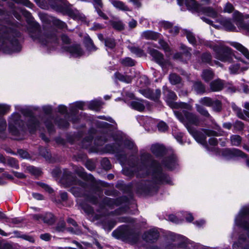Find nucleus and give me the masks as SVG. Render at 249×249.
I'll return each mask as SVG.
<instances>
[{
  "label": "nucleus",
  "mask_w": 249,
  "mask_h": 249,
  "mask_svg": "<svg viewBox=\"0 0 249 249\" xmlns=\"http://www.w3.org/2000/svg\"><path fill=\"white\" fill-rule=\"evenodd\" d=\"M145 102L141 100H136L131 103V107L138 111H142L144 109Z\"/></svg>",
  "instance_id": "obj_10"
},
{
  "label": "nucleus",
  "mask_w": 249,
  "mask_h": 249,
  "mask_svg": "<svg viewBox=\"0 0 249 249\" xmlns=\"http://www.w3.org/2000/svg\"><path fill=\"white\" fill-rule=\"evenodd\" d=\"M180 106H181V107L186 108L188 110H189L191 108V107L190 105H187L185 103H181Z\"/></svg>",
  "instance_id": "obj_59"
},
{
  "label": "nucleus",
  "mask_w": 249,
  "mask_h": 249,
  "mask_svg": "<svg viewBox=\"0 0 249 249\" xmlns=\"http://www.w3.org/2000/svg\"><path fill=\"white\" fill-rule=\"evenodd\" d=\"M57 22H58V25L60 28H63L65 26V23H64V22L61 21H59V20H58Z\"/></svg>",
  "instance_id": "obj_64"
},
{
  "label": "nucleus",
  "mask_w": 249,
  "mask_h": 249,
  "mask_svg": "<svg viewBox=\"0 0 249 249\" xmlns=\"http://www.w3.org/2000/svg\"><path fill=\"white\" fill-rule=\"evenodd\" d=\"M87 48L89 51H94V50H96L95 47L93 45V43L92 40L90 39H89L87 40Z\"/></svg>",
  "instance_id": "obj_37"
},
{
  "label": "nucleus",
  "mask_w": 249,
  "mask_h": 249,
  "mask_svg": "<svg viewBox=\"0 0 249 249\" xmlns=\"http://www.w3.org/2000/svg\"><path fill=\"white\" fill-rule=\"evenodd\" d=\"M213 50L215 53V58L223 62H230L233 56L230 48L219 43L213 46Z\"/></svg>",
  "instance_id": "obj_2"
},
{
  "label": "nucleus",
  "mask_w": 249,
  "mask_h": 249,
  "mask_svg": "<svg viewBox=\"0 0 249 249\" xmlns=\"http://www.w3.org/2000/svg\"><path fill=\"white\" fill-rule=\"evenodd\" d=\"M9 110V107L7 105H0V114H3Z\"/></svg>",
  "instance_id": "obj_39"
},
{
  "label": "nucleus",
  "mask_w": 249,
  "mask_h": 249,
  "mask_svg": "<svg viewBox=\"0 0 249 249\" xmlns=\"http://www.w3.org/2000/svg\"><path fill=\"white\" fill-rule=\"evenodd\" d=\"M68 51L73 57H79L83 54V51L79 45L72 46L68 48Z\"/></svg>",
  "instance_id": "obj_6"
},
{
  "label": "nucleus",
  "mask_w": 249,
  "mask_h": 249,
  "mask_svg": "<svg viewBox=\"0 0 249 249\" xmlns=\"http://www.w3.org/2000/svg\"><path fill=\"white\" fill-rule=\"evenodd\" d=\"M197 110L202 115L205 116H209V114L203 107L200 106H197Z\"/></svg>",
  "instance_id": "obj_33"
},
{
  "label": "nucleus",
  "mask_w": 249,
  "mask_h": 249,
  "mask_svg": "<svg viewBox=\"0 0 249 249\" xmlns=\"http://www.w3.org/2000/svg\"><path fill=\"white\" fill-rule=\"evenodd\" d=\"M225 29L228 31H233L235 30V27L229 20H223L222 22Z\"/></svg>",
  "instance_id": "obj_20"
},
{
  "label": "nucleus",
  "mask_w": 249,
  "mask_h": 249,
  "mask_svg": "<svg viewBox=\"0 0 249 249\" xmlns=\"http://www.w3.org/2000/svg\"><path fill=\"white\" fill-rule=\"evenodd\" d=\"M111 3L113 6L120 10L127 11H130L129 8L122 1L118 0H110Z\"/></svg>",
  "instance_id": "obj_7"
},
{
  "label": "nucleus",
  "mask_w": 249,
  "mask_h": 249,
  "mask_svg": "<svg viewBox=\"0 0 249 249\" xmlns=\"http://www.w3.org/2000/svg\"><path fill=\"white\" fill-rule=\"evenodd\" d=\"M33 196L37 200H41L43 199V196L41 195L38 193H33Z\"/></svg>",
  "instance_id": "obj_50"
},
{
  "label": "nucleus",
  "mask_w": 249,
  "mask_h": 249,
  "mask_svg": "<svg viewBox=\"0 0 249 249\" xmlns=\"http://www.w3.org/2000/svg\"><path fill=\"white\" fill-rule=\"evenodd\" d=\"M202 131L204 132L205 134H206L208 136L215 135V133L213 131L208 130L206 129H203Z\"/></svg>",
  "instance_id": "obj_51"
},
{
  "label": "nucleus",
  "mask_w": 249,
  "mask_h": 249,
  "mask_svg": "<svg viewBox=\"0 0 249 249\" xmlns=\"http://www.w3.org/2000/svg\"><path fill=\"white\" fill-rule=\"evenodd\" d=\"M115 77L117 79H119V80L127 83H129L131 82L132 78L131 77L128 76H124L120 73H116Z\"/></svg>",
  "instance_id": "obj_17"
},
{
  "label": "nucleus",
  "mask_w": 249,
  "mask_h": 249,
  "mask_svg": "<svg viewBox=\"0 0 249 249\" xmlns=\"http://www.w3.org/2000/svg\"><path fill=\"white\" fill-rule=\"evenodd\" d=\"M233 6L231 4L227 3L224 8V12L231 13L233 10Z\"/></svg>",
  "instance_id": "obj_40"
},
{
  "label": "nucleus",
  "mask_w": 249,
  "mask_h": 249,
  "mask_svg": "<svg viewBox=\"0 0 249 249\" xmlns=\"http://www.w3.org/2000/svg\"><path fill=\"white\" fill-rule=\"evenodd\" d=\"M170 32L172 33H173L176 34V33H178V28L175 27L174 28H172L170 30Z\"/></svg>",
  "instance_id": "obj_60"
},
{
  "label": "nucleus",
  "mask_w": 249,
  "mask_h": 249,
  "mask_svg": "<svg viewBox=\"0 0 249 249\" xmlns=\"http://www.w3.org/2000/svg\"><path fill=\"white\" fill-rule=\"evenodd\" d=\"M241 27L243 30L249 34V23L248 24L243 25Z\"/></svg>",
  "instance_id": "obj_57"
},
{
  "label": "nucleus",
  "mask_w": 249,
  "mask_h": 249,
  "mask_svg": "<svg viewBox=\"0 0 249 249\" xmlns=\"http://www.w3.org/2000/svg\"><path fill=\"white\" fill-rule=\"evenodd\" d=\"M181 121L189 132L192 135L198 142L201 144L205 142V137L195 129V127L197 126L199 123V121L196 116L190 112H184V117Z\"/></svg>",
  "instance_id": "obj_1"
},
{
  "label": "nucleus",
  "mask_w": 249,
  "mask_h": 249,
  "mask_svg": "<svg viewBox=\"0 0 249 249\" xmlns=\"http://www.w3.org/2000/svg\"><path fill=\"white\" fill-rule=\"evenodd\" d=\"M130 51L140 56H142L143 54V52L142 50L135 47H131L130 48Z\"/></svg>",
  "instance_id": "obj_32"
},
{
  "label": "nucleus",
  "mask_w": 249,
  "mask_h": 249,
  "mask_svg": "<svg viewBox=\"0 0 249 249\" xmlns=\"http://www.w3.org/2000/svg\"><path fill=\"white\" fill-rule=\"evenodd\" d=\"M200 102L202 105L206 106H212V105L213 104V101L211 100V98L208 97H204L203 98H202L200 100Z\"/></svg>",
  "instance_id": "obj_27"
},
{
  "label": "nucleus",
  "mask_w": 249,
  "mask_h": 249,
  "mask_svg": "<svg viewBox=\"0 0 249 249\" xmlns=\"http://www.w3.org/2000/svg\"><path fill=\"white\" fill-rule=\"evenodd\" d=\"M113 27L118 30H122L124 28V24L121 21H114L112 23Z\"/></svg>",
  "instance_id": "obj_28"
},
{
  "label": "nucleus",
  "mask_w": 249,
  "mask_h": 249,
  "mask_svg": "<svg viewBox=\"0 0 249 249\" xmlns=\"http://www.w3.org/2000/svg\"><path fill=\"white\" fill-rule=\"evenodd\" d=\"M209 143L211 145H215L217 143V141L215 138H211L209 139Z\"/></svg>",
  "instance_id": "obj_49"
},
{
  "label": "nucleus",
  "mask_w": 249,
  "mask_h": 249,
  "mask_svg": "<svg viewBox=\"0 0 249 249\" xmlns=\"http://www.w3.org/2000/svg\"><path fill=\"white\" fill-rule=\"evenodd\" d=\"M248 213V210H242L239 213V215H238V217H237L236 220H237L238 218H240L242 217L244 215H246Z\"/></svg>",
  "instance_id": "obj_46"
},
{
  "label": "nucleus",
  "mask_w": 249,
  "mask_h": 249,
  "mask_svg": "<svg viewBox=\"0 0 249 249\" xmlns=\"http://www.w3.org/2000/svg\"><path fill=\"white\" fill-rule=\"evenodd\" d=\"M164 93L167 95V102L168 103H171L172 101L175 100L177 98L176 95L172 91L167 90Z\"/></svg>",
  "instance_id": "obj_21"
},
{
  "label": "nucleus",
  "mask_w": 249,
  "mask_h": 249,
  "mask_svg": "<svg viewBox=\"0 0 249 249\" xmlns=\"http://www.w3.org/2000/svg\"><path fill=\"white\" fill-rule=\"evenodd\" d=\"M240 64L232 65L230 68V71L231 73L235 74L238 72L240 70Z\"/></svg>",
  "instance_id": "obj_29"
},
{
  "label": "nucleus",
  "mask_w": 249,
  "mask_h": 249,
  "mask_svg": "<svg viewBox=\"0 0 249 249\" xmlns=\"http://www.w3.org/2000/svg\"><path fill=\"white\" fill-rule=\"evenodd\" d=\"M54 37L52 36H48L46 35H41L39 36L38 38H33L35 40L37 41L38 42L40 43L41 44L45 45L47 43V42L52 40L54 39L53 38Z\"/></svg>",
  "instance_id": "obj_11"
},
{
  "label": "nucleus",
  "mask_w": 249,
  "mask_h": 249,
  "mask_svg": "<svg viewBox=\"0 0 249 249\" xmlns=\"http://www.w3.org/2000/svg\"><path fill=\"white\" fill-rule=\"evenodd\" d=\"M43 214H35L33 215V218L36 220H43Z\"/></svg>",
  "instance_id": "obj_54"
},
{
  "label": "nucleus",
  "mask_w": 249,
  "mask_h": 249,
  "mask_svg": "<svg viewBox=\"0 0 249 249\" xmlns=\"http://www.w3.org/2000/svg\"><path fill=\"white\" fill-rule=\"evenodd\" d=\"M142 36L147 39H155L158 37L159 35L155 32L147 31L143 32Z\"/></svg>",
  "instance_id": "obj_16"
},
{
  "label": "nucleus",
  "mask_w": 249,
  "mask_h": 249,
  "mask_svg": "<svg viewBox=\"0 0 249 249\" xmlns=\"http://www.w3.org/2000/svg\"><path fill=\"white\" fill-rule=\"evenodd\" d=\"M144 96H146L147 98H151L153 100H157L158 99L160 95V90H156V95H154L150 90H146L144 91Z\"/></svg>",
  "instance_id": "obj_14"
},
{
  "label": "nucleus",
  "mask_w": 249,
  "mask_h": 249,
  "mask_svg": "<svg viewBox=\"0 0 249 249\" xmlns=\"http://www.w3.org/2000/svg\"><path fill=\"white\" fill-rule=\"evenodd\" d=\"M19 119V115L18 113H15L13 114L11 118H10V124L11 125L13 124H17V122L18 121V119Z\"/></svg>",
  "instance_id": "obj_30"
},
{
  "label": "nucleus",
  "mask_w": 249,
  "mask_h": 249,
  "mask_svg": "<svg viewBox=\"0 0 249 249\" xmlns=\"http://www.w3.org/2000/svg\"><path fill=\"white\" fill-rule=\"evenodd\" d=\"M149 53L158 63L160 65L162 64L163 55L158 51L154 49L151 50Z\"/></svg>",
  "instance_id": "obj_9"
},
{
  "label": "nucleus",
  "mask_w": 249,
  "mask_h": 249,
  "mask_svg": "<svg viewBox=\"0 0 249 249\" xmlns=\"http://www.w3.org/2000/svg\"><path fill=\"white\" fill-rule=\"evenodd\" d=\"M97 12L99 16L103 18L104 19H107V17L100 10L98 9L97 10Z\"/></svg>",
  "instance_id": "obj_52"
},
{
  "label": "nucleus",
  "mask_w": 249,
  "mask_h": 249,
  "mask_svg": "<svg viewBox=\"0 0 249 249\" xmlns=\"http://www.w3.org/2000/svg\"><path fill=\"white\" fill-rule=\"evenodd\" d=\"M194 88L198 93H201L204 91V87L201 82H196L194 84Z\"/></svg>",
  "instance_id": "obj_25"
},
{
  "label": "nucleus",
  "mask_w": 249,
  "mask_h": 249,
  "mask_svg": "<svg viewBox=\"0 0 249 249\" xmlns=\"http://www.w3.org/2000/svg\"><path fill=\"white\" fill-rule=\"evenodd\" d=\"M93 4L96 8L102 6V2L101 0H93Z\"/></svg>",
  "instance_id": "obj_43"
},
{
  "label": "nucleus",
  "mask_w": 249,
  "mask_h": 249,
  "mask_svg": "<svg viewBox=\"0 0 249 249\" xmlns=\"http://www.w3.org/2000/svg\"><path fill=\"white\" fill-rule=\"evenodd\" d=\"M202 78L206 82H209L213 77V73L210 70H204L201 74Z\"/></svg>",
  "instance_id": "obj_13"
},
{
  "label": "nucleus",
  "mask_w": 249,
  "mask_h": 249,
  "mask_svg": "<svg viewBox=\"0 0 249 249\" xmlns=\"http://www.w3.org/2000/svg\"><path fill=\"white\" fill-rule=\"evenodd\" d=\"M58 110L61 113H64L66 111V107L63 105L58 107Z\"/></svg>",
  "instance_id": "obj_53"
},
{
  "label": "nucleus",
  "mask_w": 249,
  "mask_h": 249,
  "mask_svg": "<svg viewBox=\"0 0 249 249\" xmlns=\"http://www.w3.org/2000/svg\"><path fill=\"white\" fill-rule=\"evenodd\" d=\"M40 238L45 241H49L50 239L51 236L48 233H45L40 235Z\"/></svg>",
  "instance_id": "obj_44"
},
{
  "label": "nucleus",
  "mask_w": 249,
  "mask_h": 249,
  "mask_svg": "<svg viewBox=\"0 0 249 249\" xmlns=\"http://www.w3.org/2000/svg\"><path fill=\"white\" fill-rule=\"evenodd\" d=\"M168 218H169V220L173 222H175V223L178 222V220L177 219V217L173 214L170 215L169 216Z\"/></svg>",
  "instance_id": "obj_45"
},
{
  "label": "nucleus",
  "mask_w": 249,
  "mask_h": 249,
  "mask_svg": "<svg viewBox=\"0 0 249 249\" xmlns=\"http://www.w3.org/2000/svg\"><path fill=\"white\" fill-rule=\"evenodd\" d=\"M186 219L189 222H191L193 220L194 218L192 214L190 213H188L187 216L186 217Z\"/></svg>",
  "instance_id": "obj_58"
},
{
  "label": "nucleus",
  "mask_w": 249,
  "mask_h": 249,
  "mask_svg": "<svg viewBox=\"0 0 249 249\" xmlns=\"http://www.w3.org/2000/svg\"><path fill=\"white\" fill-rule=\"evenodd\" d=\"M185 4L188 9L193 12H202L213 18L217 16V13L213 9L204 8L201 5L197 4L195 0H186Z\"/></svg>",
  "instance_id": "obj_3"
},
{
  "label": "nucleus",
  "mask_w": 249,
  "mask_h": 249,
  "mask_svg": "<svg viewBox=\"0 0 249 249\" xmlns=\"http://www.w3.org/2000/svg\"><path fill=\"white\" fill-rule=\"evenodd\" d=\"M202 59L205 62H209L211 59V56L210 54H205L203 55Z\"/></svg>",
  "instance_id": "obj_48"
},
{
  "label": "nucleus",
  "mask_w": 249,
  "mask_h": 249,
  "mask_svg": "<svg viewBox=\"0 0 249 249\" xmlns=\"http://www.w3.org/2000/svg\"><path fill=\"white\" fill-rule=\"evenodd\" d=\"M129 2H132L136 7H140L141 6L140 0H129Z\"/></svg>",
  "instance_id": "obj_42"
},
{
  "label": "nucleus",
  "mask_w": 249,
  "mask_h": 249,
  "mask_svg": "<svg viewBox=\"0 0 249 249\" xmlns=\"http://www.w3.org/2000/svg\"><path fill=\"white\" fill-rule=\"evenodd\" d=\"M169 80L172 84H177L180 82V78L175 74H172L169 76Z\"/></svg>",
  "instance_id": "obj_23"
},
{
  "label": "nucleus",
  "mask_w": 249,
  "mask_h": 249,
  "mask_svg": "<svg viewBox=\"0 0 249 249\" xmlns=\"http://www.w3.org/2000/svg\"><path fill=\"white\" fill-rule=\"evenodd\" d=\"M231 144L233 145H238L241 143V138L238 135H233L231 138Z\"/></svg>",
  "instance_id": "obj_26"
},
{
  "label": "nucleus",
  "mask_w": 249,
  "mask_h": 249,
  "mask_svg": "<svg viewBox=\"0 0 249 249\" xmlns=\"http://www.w3.org/2000/svg\"><path fill=\"white\" fill-rule=\"evenodd\" d=\"M42 220L45 223L52 224L54 222V218L52 213H47L45 214H43Z\"/></svg>",
  "instance_id": "obj_18"
},
{
  "label": "nucleus",
  "mask_w": 249,
  "mask_h": 249,
  "mask_svg": "<svg viewBox=\"0 0 249 249\" xmlns=\"http://www.w3.org/2000/svg\"><path fill=\"white\" fill-rule=\"evenodd\" d=\"M223 83L220 80L213 81L211 84V89L213 91H217L222 89Z\"/></svg>",
  "instance_id": "obj_12"
},
{
  "label": "nucleus",
  "mask_w": 249,
  "mask_h": 249,
  "mask_svg": "<svg viewBox=\"0 0 249 249\" xmlns=\"http://www.w3.org/2000/svg\"><path fill=\"white\" fill-rule=\"evenodd\" d=\"M151 150L154 154L158 156L163 152L164 149L162 146L156 144L151 146Z\"/></svg>",
  "instance_id": "obj_15"
},
{
  "label": "nucleus",
  "mask_w": 249,
  "mask_h": 249,
  "mask_svg": "<svg viewBox=\"0 0 249 249\" xmlns=\"http://www.w3.org/2000/svg\"><path fill=\"white\" fill-rule=\"evenodd\" d=\"M68 222L69 223H70V224H72V225H73V226H76V222H75V221H74L73 219H71V218L69 219L68 220Z\"/></svg>",
  "instance_id": "obj_62"
},
{
  "label": "nucleus",
  "mask_w": 249,
  "mask_h": 249,
  "mask_svg": "<svg viewBox=\"0 0 249 249\" xmlns=\"http://www.w3.org/2000/svg\"><path fill=\"white\" fill-rule=\"evenodd\" d=\"M231 45L241 52L247 59H249V53L247 48L237 42H232Z\"/></svg>",
  "instance_id": "obj_8"
},
{
  "label": "nucleus",
  "mask_w": 249,
  "mask_h": 249,
  "mask_svg": "<svg viewBox=\"0 0 249 249\" xmlns=\"http://www.w3.org/2000/svg\"><path fill=\"white\" fill-rule=\"evenodd\" d=\"M186 37L188 41L192 44H194L196 42V39L192 33L186 32Z\"/></svg>",
  "instance_id": "obj_31"
},
{
  "label": "nucleus",
  "mask_w": 249,
  "mask_h": 249,
  "mask_svg": "<svg viewBox=\"0 0 249 249\" xmlns=\"http://www.w3.org/2000/svg\"><path fill=\"white\" fill-rule=\"evenodd\" d=\"M79 172H78V174L79 175V176L83 177L84 176V173L83 172L84 169L82 168H80Z\"/></svg>",
  "instance_id": "obj_63"
},
{
  "label": "nucleus",
  "mask_w": 249,
  "mask_h": 249,
  "mask_svg": "<svg viewBox=\"0 0 249 249\" xmlns=\"http://www.w3.org/2000/svg\"><path fill=\"white\" fill-rule=\"evenodd\" d=\"M212 107H213L215 110H219L221 107V103L218 100H215L213 101Z\"/></svg>",
  "instance_id": "obj_38"
},
{
  "label": "nucleus",
  "mask_w": 249,
  "mask_h": 249,
  "mask_svg": "<svg viewBox=\"0 0 249 249\" xmlns=\"http://www.w3.org/2000/svg\"><path fill=\"white\" fill-rule=\"evenodd\" d=\"M198 226L203 225L205 223V221L203 220H201L199 221H196L195 223Z\"/></svg>",
  "instance_id": "obj_61"
},
{
  "label": "nucleus",
  "mask_w": 249,
  "mask_h": 249,
  "mask_svg": "<svg viewBox=\"0 0 249 249\" xmlns=\"http://www.w3.org/2000/svg\"><path fill=\"white\" fill-rule=\"evenodd\" d=\"M176 160L174 158H172L168 160L165 163V166L170 169H173L176 165Z\"/></svg>",
  "instance_id": "obj_22"
},
{
  "label": "nucleus",
  "mask_w": 249,
  "mask_h": 249,
  "mask_svg": "<svg viewBox=\"0 0 249 249\" xmlns=\"http://www.w3.org/2000/svg\"><path fill=\"white\" fill-rule=\"evenodd\" d=\"M160 46H161V47L165 51H168L169 50V47L168 46L167 44H166V43H165L164 41L163 40H160Z\"/></svg>",
  "instance_id": "obj_41"
},
{
  "label": "nucleus",
  "mask_w": 249,
  "mask_h": 249,
  "mask_svg": "<svg viewBox=\"0 0 249 249\" xmlns=\"http://www.w3.org/2000/svg\"><path fill=\"white\" fill-rule=\"evenodd\" d=\"M17 42L15 41L14 43H11L9 42V40H3V39H0V51H2L5 53H12L13 52L18 51L19 50H15L14 49H12L11 50H9L6 48L7 46L10 45L12 47V48L14 47V46L15 45H17Z\"/></svg>",
  "instance_id": "obj_4"
},
{
  "label": "nucleus",
  "mask_w": 249,
  "mask_h": 249,
  "mask_svg": "<svg viewBox=\"0 0 249 249\" xmlns=\"http://www.w3.org/2000/svg\"><path fill=\"white\" fill-rule=\"evenodd\" d=\"M75 107L78 109L83 108V104L82 102H77L75 104Z\"/></svg>",
  "instance_id": "obj_56"
},
{
  "label": "nucleus",
  "mask_w": 249,
  "mask_h": 249,
  "mask_svg": "<svg viewBox=\"0 0 249 249\" xmlns=\"http://www.w3.org/2000/svg\"><path fill=\"white\" fill-rule=\"evenodd\" d=\"M121 63L125 66H132L135 64L134 61L129 57H126L122 59L121 60Z\"/></svg>",
  "instance_id": "obj_24"
},
{
  "label": "nucleus",
  "mask_w": 249,
  "mask_h": 249,
  "mask_svg": "<svg viewBox=\"0 0 249 249\" xmlns=\"http://www.w3.org/2000/svg\"><path fill=\"white\" fill-rule=\"evenodd\" d=\"M158 129L160 131H164L167 129V125L163 122H160L158 125Z\"/></svg>",
  "instance_id": "obj_35"
},
{
  "label": "nucleus",
  "mask_w": 249,
  "mask_h": 249,
  "mask_svg": "<svg viewBox=\"0 0 249 249\" xmlns=\"http://www.w3.org/2000/svg\"><path fill=\"white\" fill-rule=\"evenodd\" d=\"M62 41L66 44L69 43L70 42V39L66 35H63L62 36Z\"/></svg>",
  "instance_id": "obj_55"
},
{
  "label": "nucleus",
  "mask_w": 249,
  "mask_h": 249,
  "mask_svg": "<svg viewBox=\"0 0 249 249\" xmlns=\"http://www.w3.org/2000/svg\"><path fill=\"white\" fill-rule=\"evenodd\" d=\"M128 24L130 28H133L136 26L137 21L134 19H132L129 21Z\"/></svg>",
  "instance_id": "obj_47"
},
{
  "label": "nucleus",
  "mask_w": 249,
  "mask_h": 249,
  "mask_svg": "<svg viewBox=\"0 0 249 249\" xmlns=\"http://www.w3.org/2000/svg\"><path fill=\"white\" fill-rule=\"evenodd\" d=\"M230 152L233 156L243 157L244 156V154L240 150L237 149H234L232 151H230Z\"/></svg>",
  "instance_id": "obj_36"
},
{
  "label": "nucleus",
  "mask_w": 249,
  "mask_h": 249,
  "mask_svg": "<svg viewBox=\"0 0 249 249\" xmlns=\"http://www.w3.org/2000/svg\"><path fill=\"white\" fill-rule=\"evenodd\" d=\"M101 106L102 103L100 101L93 100L89 103V107L91 109L97 110Z\"/></svg>",
  "instance_id": "obj_19"
},
{
  "label": "nucleus",
  "mask_w": 249,
  "mask_h": 249,
  "mask_svg": "<svg viewBox=\"0 0 249 249\" xmlns=\"http://www.w3.org/2000/svg\"><path fill=\"white\" fill-rule=\"evenodd\" d=\"M105 45L109 48H113L115 45V42L113 39H107L105 41Z\"/></svg>",
  "instance_id": "obj_34"
},
{
  "label": "nucleus",
  "mask_w": 249,
  "mask_h": 249,
  "mask_svg": "<svg viewBox=\"0 0 249 249\" xmlns=\"http://www.w3.org/2000/svg\"><path fill=\"white\" fill-rule=\"evenodd\" d=\"M159 236V232L156 229L150 230L144 235V239L147 242H153L157 240Z\"/></svg>",
  "instance_id": "obj_5"
}]
</instances>
